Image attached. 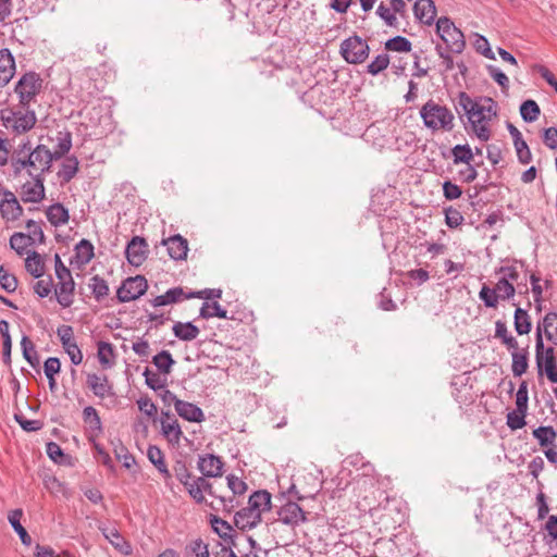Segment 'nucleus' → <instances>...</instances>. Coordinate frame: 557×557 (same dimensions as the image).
Returning <instances> with one entry per match:
<instances>
[{"label":"nucleus","mask_w":557,"mask_h":557,"mask_svg":"<svg viewBox=\"0 0 557 557\" xmlns=\"http://www.w3.org/2000/svg\"><path fill=\"white\" fill-rule=\"evenodd\" d=\"M46 215L48 221L53 226L64 225L69 222L70 219L67 209H65L64 206L61 203L51 205L46 210Z\"/></svg>","instance_id":"29"},{"label":"nucleus","mask_w":557,"mask_h":557,"mask_svg":"<svg viewBox=\"0 0 557 557\" xmlns=\"http://www.w3.org/2000/svg\"><path fill=\"white\" fill-rule=\"evenodd\" d=\"M436 33L445 42L447 49L454 53H461L466 47L463 33L446 16L436 22Z\"/></svg>","instance_id":"4"},{"label":"nucleus","mask_w":557,"mask_h":557,"mask_svg":"<svg viewBox=\"0 0 557 557\" xmlns=\"http://www.w3.org/2000/svg\"><path fill=\"white\" fill-rule=\"evenodd\" d=\"M189 292H185L183 287H173L166 290L163 295H159L151 300L153 307H161L171 304L181 302L185 299H190Z\"/></svg>","instance_id":"21"},{"label":"nucleus","mask_w":557,"mask_h":557,"mask_svg":"<svg viewBox=\"0 0 557 557\" xmlns=\"http://www.w3.org/2000/svg\"><path fill=\"white\" fill-rule=\"evenodd\" d=\"M161 433L172 445H178L183 432L177 419L170 411H161Z\"/></svg>","instance_id":"10"},{"label":"nucleus","mask_w":557,"mask_h":557,"mask_svg":"<svg viewBox=\"0 0 557 557\" xmlns=\"http://www.w3.org/2000/svg\"><path fill=\"white\" fill-rule=\"evenodd\" d=\"M175 410L181 418L189 422H202L205 420L203 411L195 404L180 400L175 404Z\"/></svg>","instance_id":"22"},{"label":"nucleus","mask_w":557,"mask_h":557,"mask_svg":"<svg viewBox=\"0 0 557 557\" xmlns=\"http://www.w3.org/2000/svg\"><path fill=\"white\" fill-rule=\"evenodd\" d=\"M153 364L164 374H169L175 363L172 355L168 350H162L152 358Z\"/></svg>","instance_id":"41"},{"label":"nucleus","mask_w":557,"mask_h":557,"mask_svg":"<svg viewBox=\"0 0 557 557\" xmlns=\"http://www.w3.org/2000/svg\"><path fill=\"white\" fill-rule=\"evenodd\" d=\"M97 355L103 368H110L112 366L111 358L113 357V347L110 343L99 342Z\"/></svg>","instance_id":"49"},{"label":"nucleus","mask_w":557,"mask_h":557,"mask_svg":"<svg viewBox=\"0 0 557 557\" xmlns=\"http://www.w3.org/2000/svg\"><path fill=\"white\" fill-rule=\"evenodd\" d=\"M65 352L69 355L73 364L78 366L83 361V354L76 342L73 341L71 343L62 345Z\"/></svg>","instance_id":"60"},{"label":"nucleus","mask_w":557,"mask_h":557,"mask_svg":"<svg viewBox=\"0 0 557 557\" xmlns=\"http://www.w3.org/2000/svg\"><path fill=\"white\" fill-rule=\"evenodd\" d=\"M15 74V61L9 49L0 50V87L5 86Z\"/></svg>","instance_id":"19"},{"label":"nucleus","mask_w":557,"mask_h":557,"mask_svg":"<svg viewBox=\"0 0 557 557\" xmlns=\"http://www.w3.org/2000/svg\"><path fill=\"white\" fill-rule=\"evenodd\" d=\"M419 114L423 121V125L433 133L451 132L455 127V115L453 111L433 99L428 100L420 108Z\"/></svg>","instance_id":"3"},{"label":"nucleus","mask_w":557,"mask_h":557,"mask_svg":"<svg viewBox=\"0 0 557 557\" xmlns=\"http://www.w3.org/2000/svg\"><path fill=\"white\" fill-rule=\"evenodd\" d=\"M147 457L149 461L163 475L164 482L169 486L172 479V474L166 467V463L164 461V454L162 453V450L157 446L150 445L147 450Z\"/></svg>","instance_id":"23"},{"label":"nucleus","mask_w":557,"mask_h":557,"mask_svg":"<svg viewBox=\"0 0 557 557\" xmlns=\"http://www.w3.org/2000/svg\"><path fill=\"white\" fill-rule=\"evenodd\" d=\"M146 384L153 391H158L164 387V382L161 380L158 373L151 372L148 368L144 371Z\"/></svg>","instance_id":"62"},{"label":"nucleus","mask_w":557,"mask_h":557,"mask_svg":"<svg viewBox=\"0 0 557 557\" xmlns=\"http://www.w3.org/2000/svg\"><path fill=\"white\" fill-rule=\"evenodd\" d=\"M186 557H209L208 545L201 540L190 541L185 548Z\"/></svg>","instance_id":"42"},{"label":"nucleus","mask_w":557,"mask_h":557,"mask_svg":"<svg viewBox=\"0 0 557 557\" xmlns=\"http://www.w3.org/2000/svg\"><path fill=\"white\" fill-rule=\"evenodd\" d=\"M88 286L98 301L103 299L109 293L107 282L99 275H94L90 278Z\"/></svg>","instance_id":"45"},{"label":"nucleus","mask_w":557,"mask_h":557,"mask_svg":"<svg viewBox=\"0 0 557 557\" xmlns=\"http://www.w3.org/2000/svg\"><path fill=\"white\" fill-rule=\"evenodd\" d=\"M512 366L511 370L515 376H521L528 369V354L520 351H512Z\"/></svg>","instance_id":"46"},{"label":"nucleus","mask_w":557,"mask_h":557,"mask_svg":"<svg viewBox=\"0 0 557 557\" xmlns=\"http://www.w3.org/2000/svg\"><path fill=\"white\" fill-rule=\"evenodd\" d=\"M25 268H26V271L35 278L41 277L45 273V264H44L42 258L36 251H32L27 256V258L25 260Z\"/></svg>","instance_id":"31"},{"label":"nucleus","mask_w":557,"mask_h":557,"mask_svg":"<svg viewBox=\"0 0 557 557\" xmlns=\"http://www.w3.org/2000/svg\"><path fill=\"white\" fill-rule=\"evenodd\" d=\"M532 434L542 447L552 445L557 437V432L553 426H539L533 430Z\"/></svg>","instance_id":"37"},{"label":"nucleus","mask_w":557,"mask_h":557,"mask_svg":"<svg viewBox=\"0 0 557 557\" xmlns=\"http://www.w3.org/2000/svg\"><path fill=\"white\" fill-rule=\"evenodd\" d=\"M79 169V161L75 156H67L61 163L60 170L57 175L62 184L70 183Z\"/></svg>","instance_id":"25"},{"label":"nucleus","mask_w":557,"mask_h":557,"mask_svg":"<svg viewBox=\"0 0 557 557\" xmlns=\"http://www.w3.org/2000/svg\"><path fill=\"white\" fill-rule=\"evenodd\" d=\"M52 285H53L52 278L49 276L47 278L37 281L34 284L33 288H34V292L40 298H44V297H47L51 293Z\"/></svg>","instance_id":"63"},{"label":"nucleus","mask_w":557,"mask_h":557,"mask_svg":"<svg viewBox=\"0 0 557 557\" xmlns=\"http://www.w3.org/2000/svg\"><path fill=\"white\" fill-rule=\"evenodd\" d=\"M473 46L475 50L479 53L483 54L485 58L495 59L494 53L490 47V44L484 36L475 34Z\"/></svg>","instance_id":"58"},{"label":"nucleus","mask_w":557,"mask_h":557,"mask_svg":"<svg viewBox=\"0 0 557 557\" xmlns=\"http://www.w3.org/2000/svg\"><path fill=\"white\" fill-rule=\"evenodd\" d=\"M104 537L116 548L122 549L125 542L119 531L113 527H99Z\"/></svg>","instance_id":"52"},{"label":"nucleus","mask_w":557,"mask_h":557,"mask_svg":"<svg viewBox=\"0 0 557 557\" xmlns=\"http://www.w3.org/2000/svg\"><path fill=\"white\" fill-rule=\"evenodd\" d=\"M389 64V57L386 53L379 54L375 59L367 66L368 73L371 75H377Z\"/></svg>","instance_id":"53"},{"label":"nucleus","mask_w":557,"mask_h":557,"mask_svg":"<svg viewBox=\"0 0 557 557\" xmlns=\"http://www.w3.org/2000/svg\"><path fill=\"white\" fill-rule=\"evenodd\" d=\"M113 453L117 460H120L126 469H131L135 465V458L128 453L127 448L117 441L113 443Z\"/></svg>","instance_id":"47"},{"label":"nucleus","mask_w":557,"mask_h":557,"mask_svg":"<svg viewBox=\"0 0 557 557\" xmlns=\"http://www.w3.org/2000/svg\"><path fill=\"white\" fill-rule=\"evenodd\" d=\"M455 109L458 114L462 111L471 125L473 133L482 141L491 138L490 123L497 116V103L490 97L473 100L467 92L458 95Z\"/></svg>","instance_id":"1"},{"label":"nucleus","mask_w":557,"mask_h":557,"mask_svg":"<svg viewBox=\"0 0 557 557\" xmlns=\"http://www.w3.org/2000/svg\"><path fill=\"white\" fill-rule=\"evenodd\" d=\"M210 524L213 529V531L224 541H228L232 539V532L233 528L232 525L223 520L222 518H219L216 516L211 515L210 517Z\"/></svg>","instance_id":"36"},{"label":"nucleus","mask_w":557,"mask_h":557,"mask_svg":"<svg viewBox=\"0 0 557 557\" xmlns=\"http://www.w3.org/2000/svg\"><path fill=\"white\" fill-rule=\"evenodd\" d=\"M94 246L88 239H82L75 246V258L77 263L84 265L94 258Z\"/></svg>","instance_id":"33"},{"label":"nucleus","mask_w":557,"mask_h":557,"mask_svg":"<svg viewBox=\"0 0 557 557\" xmlns=\"http://www.w3.org/2000/svg\"><path fill=\"white\" fill-rule=\"evenodd\" d=\"M0 285L8 292L13 293L17 287V280L13 274H10L3 265L0 267Z\"/></svg>","instance_id":"55"},{"label":"nucleus","mask_w":557,"mask_h":557,"mask_svg":"<svg viewBox=\"0 0 557 557\" xmlns=\"http://www.w3.org/2000/svg\"><path fill=\"white\" fill-rule=\"evenodd\" d=\"M540 324L546 338L557 346V313L548 312Z\"/></svg>","instance_id":"32"},{"label":"nucleus","mask_w":557,"mask_h":557,"mask_svg":"<svg viewBox=\"0 0 557 557\" xmlns=\"http://www.w3.org/2000/svg\"><path fill=\"white\" fill-rule=\"evenodd\" d=\"M224 462L219 456L206 454L198 457L197 468L205 476L221 478Z\"/></svg>","instance_id":"13"},{"label":"nucleus","mask_w":557,"mask_h":557,"mask_svg":"<svg viewBox=\"0 0 557 557\" xmlns=\"http://www.w3.org/2000/svg\"><path fill=\"white\" fill-rule=\"evenodd\" d=\"M518 262L510 265H504L496 270V274H502L500 278H505L507 282H517L519 278Z\"/></svg>","instance_id":"59"},{"label":"nucleus","mask_w":557,"mask_h":557,"mask_svg":"<svg viewBox=\"0 0 557 557\" xmlns=\"http://www.w3.org/2000/svg\"><path fill=\"white\" fill-rule=\"evenodd\" d=\"M209 478L210 476L201 475L195 476V479H193L187 493L196 504H203L206 502V493L213 497L218 495V493L213 490L212 484L208 481Z\"/></svg>","instance_id":"15"},{"label":"nucleus","mask_w":557,"mask_h":557,"mask_svg":"<svg viewBox=\"0 0 557 557\" xmlns=\"http://www.w3.org/2000/svg\"><path fill=\"white\" fill-rule=\"evenodd\" d=\"M0 213L7 221H16L23 215V208L20 205L15 194L5 189L1 195Z\"/></svg>","instance_id":"11"},{"label":"nucleus","mask_w":557,"mask_h":557,"mask_svg":"<svg viewBox=\"0 0 557 557\" xmlns=\"http://www.w3.org/2000/svg\"><path fill=\"white\" fill-rule=\"evenodd\" d=\"M173 470H174V475L177 479V481L187 491L189 488V485L193 482V479H195V475L189 471L187 466L182 461L176 462Z\"/></svg>","instance_id":"44"},{"label":"nucleus","mask_w":557,"mask_h":557,"mask_svg":"<svg viewBox=\"0 0 557 557\" xmlns=\"http://www.w3.org/2000/svg\"><path fill=\"white\" fill-rule=\"evenodd\" d=\"M57 145L51 151L54 161L63 158L72 148V134L67 131H60L57 134Z\"/></svg>","instance_id":"28"},{"label":"nucleus","mask_w":557,"mask_h":557,"mask_svg":"<svg viewBox=\"0 0 557 557\" xmlns=\"http://www.w3.org/2000/svg\"><path fill=\"white\" fill-rule=\"evenodd\" d=\"M148 288L147 280L141 275L126 278L117 289L120 302H128L143 296Z\"/></svg>","instance_id":"8"},{"label":"nucleus","mask_w":557,"mask_h":557,"mask_svg":"<svg viewBox=\"0 0 557 557\" xmlns=\"http://www.w3.org/2000/svg\"><path fill=\"white\" fill-rule=\"evenodd\" d=\"M528 385L527 382H521L516 394V406L518 411H528Z\"/></svg>","instance_id":"57"},{"label":"nucleus","mask_w":557,"mask_h":557,"mask_svg":"<svg viewBox=\"0 0 557 557\" xmlns=\"http://www.w3.org/2000/svg\"><path fill=\"white\" fill-rule=\"evenodd\" d=\"M541 110L534 100H525L520 106V114L524 122L532 123L540 116Z\"/></svg>","instance_id":"38"},{"label":"nucleus","mask_w":557,"mask_h":557,"mask_svg":"<svg viewBox=\"0 0 557 557\" xmlns=\"http://www.w3.org/2000/svg\"><path fill=\"white\" fill-rule=\"evenodd\" d=\"M7 122L15 134L22 135L34 128L37 116L34 110L15 111L12 116L7 117Z\"/></svg>","instance_id":"9"},{"label":"nucleus","mask_w":557,"mask_h":557,"mask_svg":"<svg viewBox=\"0 0 557 557\" xmlns=\"http://www.w3.org/2000/svg\"><path fill=\"white\" fill-rule=\"evenodd\" d=\"M83 418L85 423L89 425V429L92 431H101V420L97 412V410L91 407H85L83 410Z\"/></svg>","instance_id":"50"},{"label":"nucleus","mask_w":557,"mask_h":557,"mask_svg":"<svg viewBox=\"0 0 557 557\" xmlns=\"http://www.w3.org/2000/svg\"><path fill=\"white\" fill-rule=\"evenodd\" d=\"M413 11L416 17L426 25H431L436 16V8L432 0H417Z\"/></svg>","instance_id":"24"},{"label":"nucleus","mask_w":557,"mask_h":557,"mask_svg":"<svg viewBox=\"0 0 557 557\" xmlns=\"http://www.w3.org/2000/svg\"><path fill=\"white\" fill-rule=\"evenodd\" d=\"M21 347H22L23 357L26 359V361L33 368L38 366L39 364L38 355H37V351L35 349V345L33 344V342L29 339L28 336L24 335L22 337Z\"/></svg>","instance_id":"40"},{"label":"nucleus","mask_w":557,"mask_h":557,"mask_svg":"<svg viewBox=\"0 0 557 557\" xmlns=\"http://www.w3.org/2000/svg\"><path fill=\"white\" fill-rule=\"evenodd\" d=\"M27 150H29V140L21 143L13 151L11 157V166L13 173L14 175H18L22 173V171L25 170L30 177H39L41 176L40 172L37 171L36 166L34 165V160L30 159Z\"/></svg>","instance_id":"6"},{"label":"nucleus","mask_w":557,"mask_h":557,"mask_svg":"<svg viewBox=\"0 0 557 557\" xmlns=\"http://www.w3.org/2000/svg\"><path fill=\"white\" fill-rule=\"evenodd\" d=\"M162 244L166 246L169 256L173 260H185L188 252V243L181 235H174L163 239Z\"/></svg>","instance_id":"18"},{"label":"nucleus","mask_w":557,"mask_h":557,"mask_svg":"<svg viewBox=\"0 0 557 557\" xmlns=\"http://www.w3.org/2000/svg\"><path fill=\"white\" fill-rule=\"evenodd\" d=\"M411 42L403 36H396L386 41L385 48L389 51L409 52L411 50Z\"/></svg>","instance_id":"48"},{"label":"nucleus","mask_w":557,"mask_h":557,"mask_svg":"<svg viewBox=\"0 0 557 557\" xmlns=\"http://www.w3.org/2000/svg\"><path fill=\"white\" fill-rule=\"evenodd\" d=\"M278 520L287 525H297L306 520L305 511L294 502H288L277 512Z\"/></svg>","instance_id":"17"},{"label":"nucleus","mask_w":557,"mask_h":557,"mask_svg":"<svg viewBox=\"0 0 557 557\" xmlns=\"http://www.w3.org/2000/svg\"><path fill=\"white\" fill-rule=\"evenodd\" d=\"M87 385L95 396L103 399L112 395V387L109 384L106 375H98L96 373H89L87 375Z\"/></svg>","instance_id":"20"},{"label":"nucleus","mask_w":557,"mask_h":557,"mask_svg":"<svg viewBox=\"0 0 557 557\" xmlns=\"http://www.w3.org/2000/svg\"><path fill=\"white\" fill-rule=\"evenodd\" d=\"M22 515V509H15L9 513L8 519L14 531L18 534L22 543L28 546L32 543V537L29 536L25 528L21 524Z\"/></svg>","instance_id":"30"},{"label":"nucleus","mask_w":557,"mask_h":557,"mask_svg":"<svg viewBox=\"0 0 557 557\" xmlns=\"http://www.w3.org/2000/svg\"><path fill=\"white\" fill-rule=\"evenodd\" d=\"M200 317L203 319H210L214 317L227 319V311L223 309L216 301H206L200 308Z\"/></svg>","instance_id":"39"},{"label":"nucleus","mask_w":557,"mask_h":557,"mask_svg":"<svg viewBox=\"0 0 557 557\" xmlns=\"http://www.w3.org/2000/svg\"><path fill=\"white\" fill-rule=\"evenodd\" d=\"M35 244V237L26 236L24 233H14L10 238V246L17 255L23 256L28 246Z\"/></svg>","instance_id":"35"},{"label":"nucleus","mask_w":557,"mask_h":557,"mask_svg":"<svg viewBox=\"0 0 557 557\" xmlns=\"http://www.w3.org/2000/svg\"><path fill=\"white\" fill-rule=\"evenodd\" d=\"M494 290L498 295V298L506 300L512 298L516 293V288L511 282H507L505 278H499L496 283Z\"/></svg>","instance_id":"51"},{"label":"nucleus","mask_w":557,"mask_h":557,"mask_svg":"<svg viewBox=\"0 0 557 557\" xmlns=\"http://www.w3.org/2000/svg\"><path fill=\"white\" fill-rule=\"evenodd\" d=\"M74 290H75V282L74 281L58 283V285L54 289V294H55L59 305L62 308H69L72 306V304L74 301Z\"/></svg>","instance_id":"26"},{"label":"nucleus","mask_w":557,"mask_h":557,"mask_svg":"<svg viewBox=\"0 0 557 557\" xmlns=\"http://www.w3.org/2000/svg\"><path fill=\"white\" fill-rule=\"evenodd\" d=\"M41 89V79L36 73L24 74L15 86V92L20 97V102L27 108L29 102Z\"/></svg>","instance_id":"7"},{"label":"nucleus","mask_w":557,"mask_h":557,"mask_svg":"<svg viewBox=\"0 0 557 557\" xmlns=\"http://www.w3.org/2000/svg\"><path fill=\"white\" fill-rule=\"evenodd\" d=\"M515 330L519 335L529 334L531 331L530 315L527 310L517 308L513 317Z\"/></svg>","instance_id":"34"},{"label":"nucleus","mask_w":557,"mask_h":557,"mask_svg":"<svg viewBox=\"0 0 557 557\" xmlns=\"http://www.w3.org/2000/svg\"><path fill=\"white\" fill-rule=\"evenodd\" d=\"M30 159L34 160V165L37 171L40 172V175L44 176L45 173L50 172L53 159L51 157V150L42 144L37 145L36 147H32L29 143V150H27Z\"/></svg>","instance_id":"12"},{"label":"nucleus","mask_w":557,"mask_h":557,"mask_svg":"<svg viewBox=\"0 0 557 557\" xmlns=\"http://www.w3.org/2000/svg\"><path fill=\"white\" fill-rule=\"evenodd\" d=\"M453 161L455 164L466 163L470 164L473 160V153L469 145H456L451 149Z\"/></svg>","instance_id":"43"},{"label":"nucleus","mask_w":557,"mask_h":557,"mask_svg":"<svg viewBox=\"0 0 557 557\" xmlns=\"http://www.w3.org/2000/svg\"><path fill=\"white\" fill-rule=\"evenodd\" d=\"M147 246L145 238L139 236L133 237L127 244L125 251L127 261L134 267L141 265L147 257Z\"/></svg>","instance_id":"16"},{"label":"nucleus","mask_w":557,"mask_h":557,"mask_svg":"<svg viewBox=\"0 0 557 557\" xmlns=\"http://www.w3.org/2000/svg\"><path fill=\"white\" fill-rule=\"evenodd\" d=\"M370 48L366 40L355 35L341 44V54L350 64H360L369 57Z\"/></svg>","instance_id":"5"},{"label":"nucleus","mask_w":557,"mask_h":557,"mask_svg":"<svg viewBox=\"0 0 557 557\" xmlns=\"http://www.w3.org/2000/svg\"><path fill=\"white\" fill-rule=\"evenodd\" d=\"M479 297L486 307H497L499 298L494 288H490L487 285L484 284L479 293Z\"/></svg>","instance_id":"54"},{"label":"nucleus","mask_w":557,"mask_h":557,"mask_svg":"<svg viewBox=\"0 0 557 557\" xmlns=\"http://www.w3.org/2000/svg\"><path fill=\"white\" fill-rule=\"evenodd\" d=\"M226 480L227 486L234 495H243L247 491V484L240 478L230 474Z\"/></svg>","instance_id":"61"},{"label":"nucleus","mask_w":557,"mask_h":557,"mask_svg":"<svg viewBox=\"0 0 557 557\" xmlns=\"http://www.w3.org/2000/svg\"><path fill=\"white\" fill-rule=\"evenodd\" d=\"M543 141L549 149H557V128L548 127L544 129Z\"/></svg>","instance_id":"64"},{"label":"nucleus","mask_w":557,"mask_h":557,"mask_svg":"<svg viewBox=\"0 0 557 557\" xmlns=\"http://www.w3.org/2000/svg\"><path fill=\"white\" fill-rule=\"evenodd\" d=\"M32 178V182H26L22 185L21 198L24 202L38 203L45 198V178L44 176Z\"/></svg>","instance_id":"14"},{"label":"nucleus","mask_w":557,"mask_h":557,"mask_svg":"<svg viewBox=\"0 0 557 557\" xmlns=\"http://www.w3.org/2000/svg\"><path fill=\"white\" fill-rule=\"evenodd\" d=\"M525 416H527V411L520 412V411H518V409L508 412L507 413V425L511 430H518V429L523 428L527 424Z\"/></svg>","instance_id":"56"},{"label":"nucleus","mask_w":557,"mask_h":557,"mask_svg":"<svg viewBox=\"0 0 557 557\" xmlns=\"http://www.w3.org/2000/svg\"><path fill=\"white\" fill-rule=\"evenodd\" d=\"M172 331L175 337L184 342L196 339L200 333L199 329L191 322H175Z\"/></svg>","instance_id":"27"},{"label":"nucleus","mask_w":557,"mask_h":557,"mask_svg":"<svg viewBox=\"0 0 557 557\" xmlns=\"http://www.w3.org/2000/svg\"><path fill=\"white\" fill-rule=\"evenodd\" d=\"M271 509V494L265 491H256L249 496L247 507L234 515V523L237 529L248 531L256 528L262 519V515Z\"/></svg>","instance_id":"2"}]
</instances>
